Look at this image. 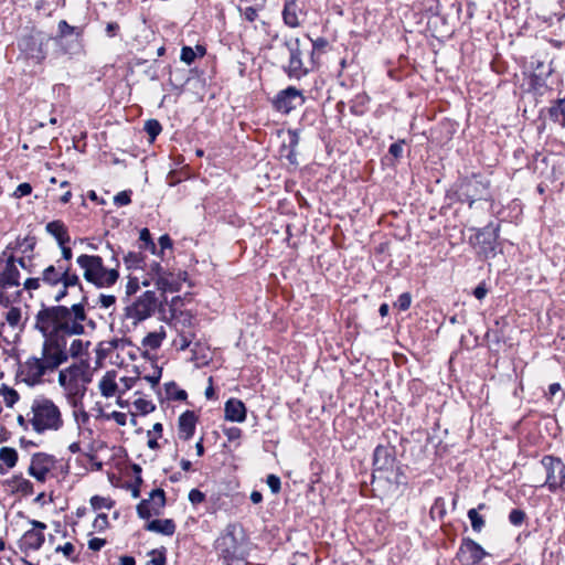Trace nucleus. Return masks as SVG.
<instances>
[{"label": "nucleus", "mask_w": 565, "mask_h": 565, "mask_svg": "<svg viewBox=\"0 0 565 565\" xmlns=\"http://www.w3.org/2000/svg\"><path fill=\"white\" fill-rule=\"evenodd\" d=\"M95 327V322L86 312L85 300L71 307H46L35 316V328L44 339H54L57 343L65 344L64 337H79L86 333L87 328L94 330Z\"/></svg>", "instance_id": "obj_1"}, {"label": "nucleus", "mask_w": 565, "mask_h": 565, "mask_svg": "<svg viewBox=\"0 0 565 565\" xmlns=\"http://www.w3.org/2000/svg\"><path fill=\"white\" fill-rule=\"evenodd\" d=\"M67 362L64 343L54 339H44L40 355H31L18 363L15 381L29 387L45 383L46 376L53 374L62 364Z\"/></svg>", "instance_id": "obj_2"}, {"label": "nucleus", "mask_w": 565, "mask_h": 565, "mask_svg": "<svg viewBox=\"0 0 565 565\" xmlns=\"http://www.w3.org/2000/svg\"><path fill=\"white\" fill-rule=\"evenodd\" d=\"M31 429L36 434L58 431L64 426L60 407L47 397H36L30 406Z\"/></svg>", "instance_id": "obj_3"}, {"label": "nucleus", "mask_w": 565, "mask_h": 565, "mask_svg": "<svg viewBox=\"0 0 565 565\" xmlns=\"http://www.w3.org/2000/svg\"><path fill=\"white\" fill-rule=\"evenodd\" d=\"M76 264L83 273V278L97 288H109L119 278L118 269L106 268L98 255L82 254L77 256Z\"/></svg>", "instance_id": "obj_4"}, {"label": "nucleus", "mask_w": 565, "mask_h": 565, "mask_svg": "<svg viewBox=\"0 0 565 565\" xmlns=\"http://www.w3.org/2000/svg\"><path fill=\"white\" fill-rule=\"evenodd\" d=\"M58 385L63 388L67 399L76 403L77 398L83 397L85 385L90 382L89 363L87 360H81L58 372Z\"/></svg>", "instance_id": "obj_5"}, {"label": "nucleus", "mask_w": 565, "mask_h": 565, "mask_svg": "<svg viewBox=\"0 0 565 565\" xmlns=\"http://www.w3.org/2000/svg\"><path fill=\"white\" fill-rule=\"evenodd\" d=\"M20 267H25L24 258L10 256L7 258L3 267L0 269V306L9 307L12 302L7 290L21 285Z\"/></svg>", "instance_id": "obj_6"}, {"label": "nucleus", "mask_w": 565, "mask_h": 565, "mask_svg": "<svg viewBox=\"0 0 565 565\" xmlns=\"http://www.w3.org/2000/svg\"><path fill=\"white\" fill-rule=\"evenodd\" d=\"M43 284L49 287L65 285V287H82L79 276L72 271L71 264L56 260V264L49 265L41 273Z\"/></svg>", "instance_id": "obj_7"}, {"label": "nucleus", "mask_w": 565, "mask_h": 565, "mask_svg": "<svg viewBox=\"0 0 565 565\" xmlns=\"http://www.w3.org/2000/svg\"><path fill=\"white\" fill-rule=\"evenodd\" d=\"M541 465L546 472V479L543 486L551 492L565 493V463L557 457L544 456Z\"/></svg>", "instance_id": "obj_8"}, {"label": "nucleus", "mask_w": 565, "mask_h": 565, "mask_svg": "<svg viewBox=\"0 0 565 565\" xmlns=\"http://www.w3.org/2000/svg\"><path fill=\"white\" fill-rule=\"evenodd\" d=\"M157 298L153 291L143 292L134 303L126 308L125 318L131 326L136 327L153 313Z\"/></svg>", "instance_id": "obj_9"}, {"label": "nucleus", "mask_w": 565, "mask_h": 565, "mask_svg": "<svg viewBox=\"0 0 565 565\" xmlns=\"http://www.w3.org/2000/svg\"><path fill=\"white\" fill-rule=\"evenodd\" d=\"M285 46L289 53V60L285 66V72L290 78H302L308 74L309 71L302 61L303 52L301 49L300 40L298 38H291L285 42Z\"/></svg>", "instance_id": "obj_10"}, {"label": "nucleus", "mask_w": 565, "mask_h": 565, "mask_svg": "<svg viewBox=\"0 0 565 565\" xmlns=\"http://www.w3.org/2000/svg\"><path fill=\"white\" fill-rule=\"evenodd\" d=\"M30 524L32 529L25 531L19 540V547L24 553L40 550L45 542L44 530H46V524L36 520H31Z\"/></svg>", "instance_id": "obj_11"}, {"label": "nucleus", "mask_w": 565, "mask_h": 565, "mask_svg": "<svg viewBox=\"0 0 565 565\" xmlns=\"http://www.w3.org/2000/svg\"><path fill=\"white\" fill-rule=\"evenodd\" d=\"M498 232L499 227L493 226L492 224L478 231L473 245L478 249L479 254H482L487 258L494 256L497 249V241L499 237Z\"/></svg>", "instance_id": "obj_12"}, {"label": "nucleus", "mask_w": 565, "mask_h": 565, "mask_svg": "<svg viewBox=\"0 0 565 565\" xmlns=\"http://www.w3.org/2000/svg\"><path fill=\"white\" fill-rule=\"evenodd\" d=\"M488 553L476 541L465 537L457 552V559L461 565H477Z\"/></svg>", "instance_id": "obj_13"}, {"label": "nucleus", "mask_w": 565, "mask_h": 565, "mask_svg": "<svg viewBox=\"0 0 565 565\" xmlns=\"http://www.w3.org/2000/svg\"><path fill=\"white\" fill-rule=\"evenodd\" d=\"M56 459L45 452H36L31 458L28 472L39 482H45L49 472L55 467Z\"/></svg>", "instance_id": "obj_14"}, {"label": "nucleus", "mask_w": 565, "mask_h": 565, "mask_svg": "<svg viewBox=\"0 0 565 565\" xmlns=\"http://www.w3.org/2000/svg\"><path fill=\"white\" fill-rule=\"evenodd\" d=\"M305 103L302 93L294 86H289L286 89L280 90L275 99L274 107L277 111L289 114L298 105Z\"/></svg>", "instance_id": "obj_15"}, {"label": "nucleus", "mask_w": 565, "mask_h": 565, "mask_svg": "<svg viewBox=\"0 0 565 565\" xmlns=\"http://www.w3.org/2000/svg\"><path fill=\"white\" fill-rule=\"evenodd\" d=\"M217 550L226 565H231V562L242 558L241 547L233 534L221 537L217 541Z\"/></svg>", "instance_id": "obj_16"}, {"label": "nucleus", "mask_w": 565, "mask_h": 565, "mask_svg": "<svg viewBox=\"0 0 565 565\" xmlns=\"http://www.w3.org/2000/svg\"><path fill=\"white\" fill-rule=\"evenodd\" d=\"M184 279V273L174 274L166 270L154 284L163 292H175L181 288Z\"/></svg>", "instance_id": "obj_17"}, {"label": "nucleus", "mask_w": 565, "mask_h": 565, "mask_svg": "<svg viewBox=\"0 0 565 565\" xmlns=\"http://www.w3.org/2000/svg\"><path fill=\"white\" fill-rule=\"evenodd\" d=\"M198 418L192 411H186L179 417L178 436L180 439L189 440L195 431Z\"/></svg>", "instance_id": "obj_18"}, {"label": "nucleus", "mask_w": 565, "mask_h": 565, "mask_svg": "<svg viewBox=\"0 0 565 565\" xmlns=\"http://www.w3.org/2000/svg\"><path fill=\"white\" fill-rule=\"evenodd\" d=\"M225 419L236 423H243L246 419V407L244 403L236 398H231L225 403Z\"/></svg>", "instance_id": "obj_19"}, {"label": "nucleus", "mask_w": 565, "mask_h": 565, "mask_svg": "<svg viewBox=\"0 0 565 565\" xmlns=\"http://www.w3.org/2000/svg\"><path fill=\"white\" fill-rule=\"evenodd\" d=\"M301 9L297 1L290 0L285 3L282 10L284 22L290 28H298L300 25Z\"/></svg>", "instance_id": "obj_20"}, {"label": "nucleus", "mask_w": 565, "mask_h": 565, "mask_svg": "<svg viewBox=\"0 0 565 565\" xmlns=\"http://www.w3.org/2000/svg\"><path fill=\"white\" fill-rule=\"evenodd\" d=\"M98 388L100 394L106 397H113L118 392V384L116 382V372L115 371H108L105 373V375L100 379L98 383Z\"/></svg>", "instance_id": "obj_21"}, {"label": "nucleus", "mask_w": 565, "mask_h": 565, "mask_svg": "<svg viewBox=\"0 0 565 565\" xmlns=\"http://www.w3.org/2000/svg\"><path fill=\"white\" fill-rule=\"evenodd\" d=\"M146 530L154 533L171 536L175 532V524L171 519H156L147 523Z\"/></svg>", "instance_id": "obj_22"}, {"label": "nucleus", "mask_w": 565, "mask_h": 565, "mask_svg": "<svg viewBox=\"0 0 565 565\" xmlns=\"http://www.w3.org/2000/svg\"><path fill=\"white\" fill-rule=\"evenodd\" d=\"M45 228L56 239L58 245L67 244L71 239L66 226L61 221H52L46 224Z\"/></svg>", "instance_id": "obj_23"}, {"label": "nucleus", "mask_w": 565, "mask_h": 565, "mask_svg": "<svg viewBox=\"0 0 565 565\" xmlns=\"http://www.w3.org/2000/svg\"><path fill=\"white\" fill-rule=\"evenodd\" d=\"M552 73V68L550 66H545L543 63H539L536 71L533 73L531 78V86L533 89L541 92L543 88H546V77Z\"/></svg>", "instance_id": "obj_24"}, {"label": "nucleus", "mask_w": 565, "mask_h": 565, "mask_svg": "<svg viewBox=\"0 0 565 565\" xmlns=\"http://www.w3.org/2000/svg\"><path fill=\"white\" fill-rule=\"evenodd\" d=\"M172 326L179 337L185 333H195L193 318L189 313L181 312L179 316L174 317Z\"/></svg>", "instance_id": "obj_25"}, {"label": "nucleus", "mask_w": 565, "mask_h": 565, "mask_svg": "<svg viewBox=\"0 0 565 565\" xmlns=\"http://www.w3.org/2000/svg\"><path fill=\"white\" fill-rule=\"evenodd\" d=\"M166 338V331L161 327L160 330L149 332L141 341V347L146 352L154 351L159 349L162 344V341Z\"/></svg>", "instance_id": "obj_26"}, {"label": "nucleus", "mask_w": 565, "mask_h": 565, "mask_svg": "<svg viewBox=\"0 0 565 565\" xmlns=\"http://www.w3.org/2000/svg\"><path fill=\"white\" fill-rule=\"evenodd\" d=\"M8 486L13 492H19L23 495H31L33 493L32 482L23 478L21 475L13 476L8 480Z\"/></svg>", "instance_id": "obj_27"}, {"label": "nucleus", "mask_w": 565, "mask_h": 565, "mask_svg": "<svg viewBox=\"0 0 565 565\" xmlns=\"http://www.w3.org/2000/svg\"><path fill=\"white\" fill-rule=\"evenodd\" d=\"M373 465L376 470H387L393 465V458L391 457L387 448L377 446L374 450Z\"/></svg>", "instance_id": "obj_28"}, {"label": "nucleus", "mask_w": 565, "mask_h": 565, "mask_svg": "<svg viewBox=\"0 0 565 565\" xmlns=\"http://www.w3.org/2000/svg\"><path fill=\"white\" fill-rule=\"evenodd\" d=\"M89 347H90V341H86V340L78 339V338L74 339L71 342L70 348L66 350L67 359L68 358L82 359L83 356H87Z\"/></svg>", "instance_id": "obj_29"}, {"label": "nucleus", "mask_w": 565, "mask_h": 565, "mask_svg": "<svg viewBox=\"0 0 565 565\" xmlns=\"http://www.w3.org/2000/svg\"><path fill=\"white\" fill-rule=\"evenodd\" d=\"M552 120L565 126V98L557 99L548 109Z\"/></svg>", "instance_id": "obj_30"}, {"label": "nucleus", "mask_w": 565, "mask_h": 565, "mask_svg": "<svg viewBox=\"0 0 565 565\" xmlns=\"http://www.w3.org/2000/svg\"><path fill=\"white\" fill-rule=\"evenodd\" d=\"M18 451L12 447L0 448V461L4 463L9 469L15 467L18 462Z\"/></svg>", "instance_id": "obj_31"}, {"label": "nucleus", "mask_w": 565, "mask_h": 565, "mask_svg": "<svg viewBox=\"0 0 565 565\" xmlns=\"http://www.w3.org/2000/svg\"><path fill=\"white\" fill-rule=\"evenodd\" d=\"M150 500V504L152 505V508L157 511V513L159 514L160 513V510L164 507L166 504V494H164V491L162 489H154L150 492V497L149 499Z\"/></svg>", "instance_id": "obj_32"}, {"label": "nucleus", "mask_w": 565, "mask_h": 565, "mask_svg": "<svg viewBox=\"0 0 565 565\" xmlns=\"http://www.w3.org/2000/svg\"><path fill=\"white\" fill-rule=\"evenodd\" d=\"M124 263L128 269H138L142 267L143 256L139 252H129L125 255Z\"/></svg>", "instance_id": "obj_33"}, {"label": "nucleus", "mask_w": 565, "mask_h": 565, "mask_svg": "<svg viewBox=\"0 0 565 565\" xmlns=\"http://www.w3.org/2000/svg\"><path fill=\"white\" fill-rule=\"evenodd\" d=\"M0 395L3 397L4 404L8 407H12L19 401V394L12 387H9L6 384H2L0 387Z\"/></svg>", "instance_id": "obj_34"}, {"label": "nucleus", "mask_w": 565, "mask_h": 565, "mask_svg": "<svg viewBox=\"0 0 565 565\" xmlns=\"http://www.w3.org/2000/svg\"><path fill=\"white\" fill-rule=\"evenodd\" d=\"M468 518L471 522V527L475 532L479 533L484 527V520L483 518L478 513L477 509H470L468 511Z\"/></svg>", "instance_id": "obj_35"}, {"label": "nucleus", "mask_w": 565, "mask_h": 565, "mask_svg": "<svg viewBox=\"0 0 565 565\" xmlns=\"http://www.w3.org/2000/svg\"><path fill=\"white\" fill-rule=\"evenodd\" d=\"M137 513L141 519H149L152 515H158L157 511L150 504V500H142L137 505Z\"/></svg>", "instance_id": "obj_36"}, {"label": "nucleus", "mask_w": 565, "mask_h": 565, "mask_svg": "<svg viewBox=\"0 0 565 565\" xmlns=\"http://www.w3.org/2000/svg\"><path fill=\"white\" fill-rule=\"evenodd\" d=\"M139 239L142 242L141 248L150 250L152 254L157 253V246L151 238V234L148 228H142L139 234Z\"/></svg>", "instance_id": "obj_37"}, {"label": "nucleus", "mask_w": 565, "mask_h": 565, "mask_svg": "<svg viewBox=\"0 0 565 565\" xmlns=\"http://www.w3.org/2000/svg\"><path fill=\"white\" fill-rule=\"evenodd\" d=\"M162 130L161 124L157 119H148L145 122V131L149 135L151 140H154Z\"/></svg>", "instance_id": "obj_38"}, {"label": "nucleus", "mask_w": 565, "mask_h": 565, "mask_svg": "<svg viewBox=\"0 0 565 565\" xmlns=\"http://www.w3.org/2000/svg\"><path fill=\"white\" fill-rule=\"evenodd\" d=\"M90 505L94 510H110L113 508V502L108 498L94 495L90 498Z\"/></svg>", "instance_id": "obj_39"}, {"label": "nucleus", "mask_w": 565, "mask_h": 565, "mask_svg": "<svg viewBox=\"0 0 565 565\" xmlns=\"http://www.w3.org/2000/svg\"><path fill=\"white\" fill-rule=\"evenodd\" d=\"M135 408L141 414L147 415L154 411L156 406L151 401H147L145 398H137L134 402Z\"/></svg>", "instance_id": "obj_40"}, {"label": "nucleus", "mask_w": 565, "mask_h": 565, "mask_svg": "<svg viewBox=\"0 0 565 565\" xmlns=\"http://www.w3.org/2000/svg\"><path fill=\"white\" fill-rule=\"evenodd\" d=\"M42 285L44 284L41 279V276L26 278L23 282V290L28 291L29 295L32 297L33 291L40 289Z\"/></svg>", "instance_id": "obj_41"}, {"label": "nucleus", "mask_w": 565, "mask_h": 565, "mask_svg": "<svg viewBox=\"0 0 565 565\" xmlns=\"http://www.w3.org/2000/svg\"><path fill=\"white\" fill-rule=\"evenodd\" d=\"M195 333H185L181 337L178 335L173 343L179 350L184 351L190 347L192 341L195 339Z\"/></svg>", "instance_id": "obj_42"}, {"label": "nucleus", "mask_w": 565, "mask_h": 565, "mask_svg": "<svg viewBox=\"0 0 565 565\" xmlns=\"http://www.w3.org/2000/svg\"><path fill=\"white\" fill-rule=\"evenodd\" d=\"M7 322L11 327H17L21 320V310L18 307H11L6 316Z\"/></svg>", "instance_id": "obj_43"}, {"label": "nucleus", "mask_w": 565, "mask_h": 565, "mask_svg": "<svg viewBox=\"0 0 565 565\" xmlns=\"http://www.w3.org/2000/svg\"><path fill=\"white\" fill-rule=\"evenodd\" d=\"M196 57V52L191 46H183L181 50L180 60L186 65H191Z\"/></svg>", "instance_id": "obj_44"}, {"label": "nucleus", "mask_w": 565, "mask_h": 565, "mask_svg": "<svg viewBox=\"0 0 565 565\" xmlns=\"http://www.w3.org/2000/svg\"><path fill=\"white\" fill-rule=\"evenodd\" d=\"M150 554L152 555V558L149 561L148 565H166L167 557L164 550H153Z\"/></svg>", "instance_id": "obj_45"}, {"label": "nucleus", "mask_w": 565, "mask_h": 565, "mask_svg": "<svg viewBox=\"0 0 565 565\" xmlns=\"http://www.w3.org/2000/svg\"><path fill=\"white\" fill-rule=\"evenodd\" d=\"M412 303V296L409 292H403L398 296L395 307H397L399 310L405 311L411 307Z\"/></svg>", "instance_id": "obj_46"}, {"label": "nucleus", "mask_w": 565, "mask_h": 565, "mask_svg": "<svg viewBox=\"0 0 565 565\" xmlns=\"http://www.w3.org/2000/svg\"><path fill=\"white\" fill-rule=\"evenodd\" d=\"M525 519V513L522 510L514 509L509 514V521L513 525H521Z\"/></svg>", "instance_id": "obj_47"}, {"label": "nucleus", "mask_w": 565, "mask_h": 565, "mask_svg": "<svg viewBox=\"0 0 565 565\" xmlns=\"http://www.w3.org/2000/svg\"><path fill=\"white\" fill-rule=\"evenodd\" d=\"M56 553H62L66 558H73L75 546L71 542H66L64 545H58L55 548Z\"/></svg>", "instance_id": "obj_48"}, {"label": "nucleus", "mask_w": 565, "mask_h": 565, "mask_svg": "<svg viewBox=\"0 0 565 565\" xmlns=\"http://www.w3.org/2000/svg\"><path fill=\"white\" fill-rule=\"evenodd\" d=\"M241 13L245 20L253 22L258 17V8L256 7H245L241 9Z\"/></svg>", "instance_id": "obj_49"}, {"label": "nucleus", "mask_w": 565, "mask_h": 565, "mask_svg": "<svg viewBox=\"0 0 565 565\" xmlns=\"http://www.w3.org/2000/svg\"><path fill=\"white\" fill-rule=\"evenodd\" d=\"M267 484L273 493H278L280 491L281 482L279 477L276 475H269L267 477Z\"/></svg>", "instance_id": "obj_50"}, {"label": "nucleus", "mask_w": 565, "mask_h": 565, "mask_svg": "<svg viewBox=\"0 0 565 565\" xmlns=\"http://www.w3.org/2000/svg\"><path fill=\"white\" fill-rule=\"evenodd\" d=\"M32 192V186L30 183H21L18 185V188L15 189L14 191V196L20 199V198H23V196H26L29 194H31Z\"/></svg>", "instance_id": "obj_51"}, {"label": "nucleus", "mask_w": 565, "mask_h": 565, "mask_svg": "<svg viewBox=\"0 0 565 565\" xmlns=\"http://www.w3.org/2000/svg\"><path fill=\"white\" fill-rule=\"evenodd\" d=\"M189 500L193 504H200L205 500V494L198 489H192L189 492Z\"/></svg>", "instance_id": "obj_52"}, {"label": "nucleus", "mask_w": 565, "mask_h": 565, "mask_svg": "<svg viewBox=\"0 0 565 565\" xmlns=\"http://www.w3.org/2000/svg\"><path fill=\"white\" fill-rule=\"evenodd\" d=\"M74 31L75 28L70 25L65 20L58 22V33L61 36H70Z\"/></svg>", "instance_id": "obj_53"}, {"label": "nucleus", "mask_w": 565, "mask_h": 565, "mask_svg": "<svg viewBox=\"0 0 565 565\" xmlns=\"http://www.w3.org/2000/svg\"><path fill=\"white\" fill-rule=\"evenodd\" d=\"M108 525V516L105 513L98 514L94 520L93 526L94 529L102 531Z\"/></svg>", "instance_id": "obj_54"}, {"label": "nucleus", "mask_w": 565, "mask_h": 565, "mask_svg": "<svg viewBox=\"0 0 565 565\" xmlns=\"http://www.w3.org/2000/svg\"><path fill=\"white\" fill-rule=\"evenodd\" d=\"M115 302H116V297L113 295H100L98 298V301H97V303L102 308H106V309L111 307Z\"/></svg>", "instance_id": "obj_55"}, {"label": "nucleus", "mask_w": 565, "mask_h": 565, "mask_svg": "<svg viewBox=\"0 0 565 565\" xmlns=\"http://www.w3.org/2000/svg\"><path fill=\"white\" fill-rule=\"evenodd\" d=\"M58 246H60L61 253H62V258L60 260H62L64 264H70L71 259L73 258L72 248L70 246H67V244H63V245H58Z\"/></svg>", "instance_id": "obj_56"}, {"label": "nucleus", "mask_w": 565, "mask_h": 565, "mask_svg": "<svg viewBox=\"0 0 565 565\" xmlns=\"http://www.w3.org/2000/svg\"><path fill=\"white\" fill-rule=\"evenodd\" d=\"M139 381L141 380L138 377H121L120 383L122 384V391L120 392V394L132 388Z\"/></svg>", "instance_id": "obj_57"}, {"label": "nucleus", "mask_w": 565, "mask_h": 565, "mask_svg": "<svg viewBox=\"0 0 565 565\" xmlns=\"http://www.w3.org/2000/svg\"><path fill=\"white\" fill-rule=\"evenodd\" d=\"M224 434L230 441L237 440L242 436V430L237 427H230L224 429Z\"/></svg>", "instance_id": "obj_58"}, {"label": "nucleus", "mask_w": 565, "mask_h": 565, "mask_svg": "<svg viewBox=\"0 0 565 565\" xmlns=\"http://www.w3.org/2000/svg\"><path fill=\"white\" fill-rule=\"evenodd\" d=\"M17 422L23 430H28L31 427L30 411L25 415H19Z\"/></svg>", "instance_id": "obj_59"}, {"label": "nucleus", "mask_w": 565, "mask_h": 565, "mask_svg": "<svg viewBox=\"0 0 565 565\" xmlns=\"http://www.w3.org/2000/svg\"><path fill=\"white\" fill-rule=\"evenodd\" d=\"M403 143H404V140H401L398 142H394L390 146V149H388V152L395 157V158H398L402 156L403 153Z\"/></svg>", "instance_id": "obj_60"}, {"label": "nucleus", "mask_w": 565, "mask_h": 565, "mask_svg": "<svg viewBox=\"0 0 565 565\" xmlns=\"http://www.w3.org/2000/svg\"><path fill=\"white\" fill-rule=\"evenodd\" d=\"M149 271L152 275V279L156 281L166 270L159 263L154 262L150 265Z\"/></svg>", "instance_id": "obj_61"}, {"label": "nucleus", "mask_w": 565, "mask_h": 565, "mask_svg": "<svg viewBox=\"0 0 565 565\" xmlns=\"http://www.w3.org/2000/svg\"><path fill=\"white\" fill-rule=\"evenodd\" d=\"M106 544V540L93 537L88 541V547L92 551H99Z\"/></svg>", "instance_id": "obj_62"}, {"label": "nucleus", "mask_w": 565, "mask_h": 565, "mask_svg": "<svg viewBox=\"0 0 565 565\" xmlns=\"http://www.w3.org/2000/svg\"><path fill=\"white\" fill-rule=\"evenodd\" d=\"M115 203L122 206V205H127L130 203V195L129 193L127 192H119L116 196H115Z\"/></svg>", "instance_id": "obj_63"}, {"label": "nucleus", "mask_w": 565, "mask_h": 565, "mask_svg": "<svg viewBox=\"0 0 565 565\" xmlns=\"http://www.w3.org/2000/svg\"><path fill=\"white\" fill-rule=\"evenodd\" d=\"M74 417L78 424H85L89 419L88 414L84 409L74 411Z\"/></svg>", "instance_id": "obj_64"}]
</instances>
